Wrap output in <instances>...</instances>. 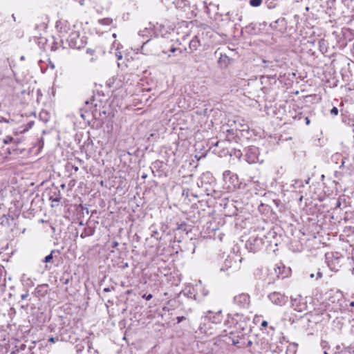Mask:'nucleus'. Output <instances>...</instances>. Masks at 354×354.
Instances as JSON below:
<instances>
[{"label":"nucleus","instance_id":"nucleus-1","mask_svg":"<svg viewBox=\"0 0 354 354\" xmlns=\"http://www.w3.org/2000/svg\"><path fill=\"white\" fill-rule=\"evenodd\" d=\"M160 28V24H152L151 23H149L147 27L139 30L138 36L135 38V39L138 40V38L140 37L142 39H150L151 40L152 37H157L159 35Z\"/></svg>","mask_w":354,"mask_h":354},{"label":"nucleus","instance_id":"nucleus-2","mask_svg":"<svg viewBox=\"0 0 354 354\" xmlns=\"http://www.w3.org/2000/svg\"><path fill=\"white\" fill-rule=\"evenodd\" d=\"M69 46L73 48H81L84 46L86 41L84 37H80V35L77 31H72L69 35L66 38Z\"/></svg>","mask_w":354,"mask_h":354},{"label":"nucleus","instance_id":"nucleus-3","mask_svg":"<svg viewBox=\"0 0 354 354\" xmlns=\"http://www.w3.org/2000/svg\"><path fill=\"white\" fill-rule=\"evenodd\" d=\"M273 270L274 273L271 272L270 274H268V279H266L268 283H272L278 279H283L287 277L286 267L282 263L276 265V266L273 268Z\"/></svg>","mask_w":354,"mask_h":354},{"label":"nucleus","instance_id":"nucleus-4","mask_svg":"<svg viewBox=\"0 0 354 354\" xmlns=\"http://www.w3.org/2000/svg\"><path fill=\"white\" fill-rule=\"evenodd\" d=\"M140 46L136 47L133 50L137 53H140L144 55H152L157 52V48L153 42L150 39H147L145 41H141Z\"/></svg>","mask_w":354,"mask_h":354},{"label":"nucleus","instance_id":"nucleus-5","mask_svg":"<svg viewBox=\"0 0 354 354\" xmlns=\"http://www.w3.org/2000/svg\"><path fill=\"white\" fill-rule=\"evenodd\" d=\"M262 239L258 236H251L246 241L245 246L247 249L252 252H257L262 246Z\"/></svg>","mask_w":354,"mask_h":354},{"label":"nucleus","instance_id":"nucleus-6","mask_svg":"<svg viewBox=\"0 0 354 354\" xmlns=\"http://www.w3.org/2000/svg\"><path fill=\"white\" fill-rule=\"evenodd\" d=\"M207 317H208V322L207 324H205V325H207L209 328H212V326H211L212 324L217 325V324H221V322L223 321V315L221 313V312H217V313L209 312L208 315H207Z\"/></svg>","mask_w":354,"mask_h":354},{"label":"nucleus","instance_id":"nucleus-7","mask_svg":"<svg viewBox=\"0 0 354 354\" xmlns=\"http://www.w3.org/2000/svg\"><path fill=\"white\" fill-rule=\"evenodd\" d=\"M268 298L272 304L280 306L284 305L286 302V297L279 292L270 293Z\"/></svg>","mask_w":354,"mask_h":354},{"label":"nucleus","instance_id":"nucleus-8","mask_svg":"<svg viewBox=\"0 0 354 354\" xmlns=\"http://www.w3.org/2000/svg\"><path fill=\"white\" fill-rule=\"evenodd\" d=\"M56 28L59 32L62 37H65L66 34L68 33V30H69V26H68L66 21L62 22L58 21L56 24Z\"/></svg>","mask_w":354,"mask_h":354},{"label":"nucleus","instance_id":"nucleus-9","mask_svg":"<svg viewBox=\"0 0 354 354\" xmlns=\"http://www.w3.org/2000/svg\"><path fill=\"white\" fill-rule=\"evenodd\" d=\"M243 337V334L239 333H235L234 330H232L229 333V339L231 340V342L234 345H236L239 344L240 339Z\"/></svg>","mask_w":354,"mask_h":354},{"label":"nucleus","instance_id":"nucleus-10","mask_svg":"<svg viewBox=\"0 0 354 354\" xmlns=\"http://www.w3.org/2000/svg\"><path fill=\"white\" fill-rule=\"evenodd\" d=\"M201 46L200 41L198 39L197 36L193 37V39L189 41V48L190 50V53H192L196 50L198 47Z\"/></svg>","mask_w":354,"mask_h":354},{"label":"nucleus","instance_id":"nucleus-11","mask_svg":"<svg viewBox=\"0 0 354 354\" xmlns=\"http://www.w3.org/2000/svg\"><path fill=\"white\" fill-rule=\"evenodd\" d=\"M292 306L295 307V309L299 312H303L306 310L307 305L306 303L300 304V301L295 300Z\"/></svg>","mask_w":354,"mask_h":354},{"label":"nucleus","instance_id":"nucleus-12","mask_svg":"<svg viewBox=\"0 0 354 354\" xmlns=\"http://www.w3.org/2000/svg\"><path fill=\"white\" fill-rule=\"evenodd\" d=\"M223 178L226 183L227 179H229V180H232V183H234L235 180L236 182L238 181L237 176L232 174L230 171H225L223 173Z\"/></svg>","mask_w":354,"mask_h":354},{"label":"nucleus","instance_id":"nucleus-13","mask_svg":"<svg viewBox=\"0 0 354 354\" xmlns=\"http://www.w3.org/2000/svg\"><path fill=\"white\" fill-rule=\"evenodd\" d=\"M230 63V59L225 55L221 54L218 58V64L223 67H226Z\"/></svg>","mask_w":354,"mask_h":354},{"label":"nucleus","instance_id":"nucleus-14","mask_svg":"<svg viewBox=\"0 0 354 354\" xmlns=\"http://www.w3.org/2000/svg\"><path fill=\"white\" fill-rule=\"evenodd\" d=\"M113 22L111 18H104L98 20V23L102 26H110Z\"/></svg>","mask_w":354,"mask_h":354},{"label":"nucleus","instance_id":"nucleus-15","mask_svg":"<svg viewBox=\"0 0 354 354\" xmlns=\"http://www.w3.org/2000/svg\"><path fill=\"white\" fill-rule=\"evenodd\" d=\"M268 8H274L277 6V0H266Z\"/></svg>","mask_w":354,"mask_h":354},{"label":"nucleus","instance_id":"nucleus-16","mask_svg":"<svg viewBox=\"0 0 354 354\" xmlns=\"http://www.w3.org/2000/svg\"><path fill=\"white\" fill-rule=\"evenodd\" d=\"M262 3V0H250V5L252 7H258Z\"/></svg>","mask_w":354,"mask_h":354},{"label":"nucleus","instance_id":"nucleus-17","mask_svg":"<svg viewBox=\"0 0 354 354\" xmlns=\"http://www.w3.org/2000/svg\"><path fill=\"white\" fill-rule=\"evenodd\" d=\"M318 44H319V48H320V50L322 52H324L326 50V47L325 46V44H324V40L323 39H320L318 41Z\"/></svg>","mask_w":354,"mask_h":354},{"label":"nucleus","instance_id":"nucleus-18","mask_svg":"<svg viewBox=\"0 0 354 354\" xmlns=\"http://www.w3.org/2000/svg\"><path fill=\"white\" fill-rule=\"evenodd\" d=\"M13 138L10 136H6L4 139H3V143L4 144H9V143H11L12 141H13Z\"/></svg>","mask_w":354,"mask_h":354},{"label":"nucleus","instance_id":"nucleus-19","mask_svg":"<svg viewBox=\"0 0 354 354\" xmlns=\"http://www.w3.org/2000/svg\"><path fill=\"white\" fill-rule=\"evenodd\" d=\"M331 115H337L338 114V109L335 106L333 107V109L330 110Z\"/></svg>","mask_w":354,"mask_h":354},{"label":"nucleus","instance_id":"nucleus-20","mask_svg":"<svg viewBox=\"0 0 354 354\" xmlns=\"http://www.w3.org/2000/svg\"><path fill=\"white\" fill-rule=\"evenodd\" d=\"M53 259V255H52V253L50 254L49 255L46 256L44 259V262L45 263H48V262H50L51 261V259Z\"/></svg>","mask_w":354,"mask_h":354},{"label":"nucleus","instance_id":"nucleus-21","mask_svg":"<svg viewBox=\"0 0 354 354\" xmlns=\"http://www.w3.org/2000/svg\"><path fill=\"white\" fill-rule=\"evenodd\" d=\"M152 297H153V295L151 294H149V295L145 294L142 295V298L145 299L147 301L151 299Z\"/></svg>","mask_w":354,"mask_h":354},{"label":"nucleus","instance_id":"nucleus-22","mask_svg":"<svg viewBox=\"0 0 354 354\" xmlns=\"http://www.w3.org/2000/svg\"><path fill=\"white\" fill-rule=\"evenodd\" d=\"M176 319H177V322L179 324L181 322H183V320H185V317L184 316H178L176 317Z\"/></svg>","mask_w":354,"mask_h":354},{"label":"nucleus","instance_id":"nucleus-23","mask_svg":"<svg viewBox=\"0 0 354 354\" xmlns=\"http://www.w3.org/2000/svg\"><path fill=\"white\" fill-rule=\"evenodd\" d=\"M268 322L264 320V321H263V322H261V326L262 328H266V327H267V326H268Z\"/></svg>","mask_w":354,"mask_h":354},{"label":"nucleus","instance_id":"nucleus-24","mask_svg":"<svg viewBox=\"0 0 354 354\" xmlns=\"http://www.w3.org/2000/svg\"><path fill=\"white\" fill-rule=\"evenodd\" d=\"M86 53L90 55H93V54L94 53V50L91 48H88L86 50Z\"/></svg>","mask_w":354,"mask_h":354},{"label":"nucleus","instance_id":"nucleus-25","mask_svg":"<svg viewBox=\"0 0 354 354\" xmlns=\"http://www.w3.org/2000/svg\"><path fill=\"white\" fill-rule=\"evenodd\" d=\"M0 122H8V120L2 116H0Z\"/></svg>","mask_w":354,"mask_h":354},{"label":"nucleus","instance_id":"nucleus-26","mask_svg":"<svg viewBox=\"0 0 354 354\" xmlns=\"http://www.w3.org/2000/svg\"><path fill=\"white\" fill-rule=\"evenodd\" d=\"M50 199L52 200V201H55V202H59V201H60V198L59 197H56L55 198H50Z\"/></svg>","mask_w":354,"mask_h":354},{"label":"nucleus","instance_id":"nucleus-27","mask_svg":"<svg viewBox=\"0 0 354 354\" xmlns=\"http://www.w3.org/2000/svg\"><path fill=\"white\" fill-rule=\"evenodd\" d=\"M178 49L176 48H174V47H171V49H170V53H175Z\"/></svg>","mask_w":354,"mask_h":354},{"label":"nucleus","instance_id":"nucleus-28","mask_svg":"<svg viewBox=\"0 0 354 354\" xmlns=\"http://www.w3.org/2000/svg\"><path fill=\"white\" fill-rule=\"evenodd\" d=\"M118 243L117 241H113V243H112V247L113 248H116L118 247Z\"/></svg>","mask_w":354,"mask_h":354},{"label":"nucleus","instance_id":"nucleus-29","mask_svg":"<svg viewBox=\"0 0 354 354\" xmlns=\"http://www.w3.org/2000/svg\"><path fill=\"white\" fill-rule=\"evenodd\" d=\"M48 341H49L50 342H51V343H55V338H54V337H51L48 339Z\"/></svg>","mask_w":354,"mask_h":354},{"label":"nucleus","instance_id":"nucleus-30","mask_svg":"<svg viewBox=\"0 0 354 354\" xmlns=\"http://www.w3.org/2000/svg\"><path fill=\"white\" fill-rule=\"evenodd\" d=\"M116 56L118 59H121L122 58V56L120 53L119 54H116Z\"/></svg>","mask_w":354,"mask_h":354},{"label":"nucleus","instance_id":"nucleus-31","mask_svg":"<svg viewBox=\"0 0 354 354\" xmlns=\"http://www.w3.org/2000/svg\"><path fill=\"white\" fill-rule=\"evenodd\" d=\"M233 188H235V185H233L232 187H231L230 185L227 186V189H232Z\"/></svg>","mask_w":354,"mask_h":354},{"label":"nucleus","instance_id":"nucleus-32","mask_svg":"<svg viewBox=\"0 0 354 354\" xmlns=\"http://www.w3.org/2000/svg\"><path fill=\"white\" fill-rule=\"evenodd\" d=\"M306 124H310V120L308 118H306Z\"/></svg>","mask_w":354,"mask_h":354},{"label":"nucleus","instance_id":"nucleus-33","mask_svg":"<svg viewBox=\"0 0 354 354\" xmlns=\"http://www.w3.org/2000/svg\"><path fill=\"white\" fill-rule=\"evenodd\" d=\"M85 104H86V105H88V104H89V101H86V102H85Z\"/></svg>","mask_w":354,"mask_h":354},{"label":"nucleus","instance_id":"nucleus-34","mask_svg":"<svg viewBox=\"0 0 354 354\" xmlns=\"http://www.w3.org/2000/svg\"><path fill=\"white\" fill-rule=\"evenodd\" d=\"M243 297L245 299L246 298H248V297L246 295H243Z\"/></svg>","mask_w":354,"mask_h":354},{"label":"nucleus","instance_id":"nucleus-35","mask_svg":"<svg viewBox=\"0 0 354 354\" xmlns=\"http://www.w3.org/2000/svg\"><path fill=\"white\" fill-rule=\"evenodd\" d=\"M250 157H251V156H249V158H250ZM252 158H254H254H257V156H252Z\"/></svg>","mask_w":354,"mask_h":354},{"label":"nucleus","instance_id":"nucleus-36","mask_svg":"<svg viewBox=\"0 0 354 354\" xmlns=\"http://www.w3.org/2000/svg\"><path fill=\"white\" fill-rule=\"evenodd\" d=\"M21 297H22V299H25L26 296L25 295H22Z\"/></svg>","mask_w":354,"mask_h":354},{"label":"nucleus","instance_id":"nucleus-37","mask_svg":"<svg viewBox=\"0 0 354 354\" xmlns=\"http://www.w3.org/2000/svg\"><path fill=\"white\" fill-rule=\"evenodd\" d=\"M93 59H94L93 57H91L90 60H91V62H93Z\"/></svg>","mask_w":354,"mask_h":354},{"label":"nucleus","instance_id":"nucleus-38","mask_svg":"<svg viewBox=\"0 0 354 354\" xmlns=\"http://www.w3.org/2000/svg\"><path fill=\"white\" fill-rule=\"evenodd\" d=\"M324 354H328V353L326 351H324Z\"/></svg>","mask_w":354,"mask_h":354},{"label":"nucleus","instance_id":"nucleus-39","mask_svg":"<svg viewBox=\"0 0 354 354\" xmlns=\"http://www.w3.org/2000/svg\"><path fill=\"white\" fill-rule=\"evenodd\" d=\"M201 157H202V156H200V157L198 158V160H201Z\"/></svg>","mask_w":354,"mask_h":354}]
</instances>
